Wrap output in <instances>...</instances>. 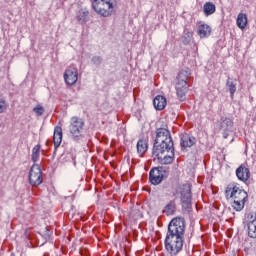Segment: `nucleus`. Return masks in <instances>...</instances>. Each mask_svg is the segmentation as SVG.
Masks as SVG:
<instances>
[{
  "mask_svg": "<svg viewBox=\"0 0 256 256\" xmlns=\"http://www.w3.org/2000/svg\"><path fill=\"white\" fill-rule=\"evenodd\" d=\"M154 157L160 165H171L175 161V148L171 132L167 128H158L152 149Z\"/></svg>",
  "mask_w": 256,
  "mask_h": 256,
  "instance_id": "nucleus-1",
  "label": "nucleus"
},
{
  "mask_svg": "<svg viewBox=\"0 0 256 256\" xmlns=\"http://www.w3.org/2000/svg\"><path fill=\"white\" fill-rule=\"evenodd\" d=\"M185 237V219L173 218L168 224V230L164 240L165 251L170 256H178L183 251Z\"/></svg>",
  "mask_w": 256,
  "mask_h": 256,
  "instance_id": "nucleus-2",
  "label": "nucleus"
},
{
  "mask_svg": "<svg viewBox=\"0 0 256 256\" xmlns=\"http://www.w3.org/2000/svg\"><path fill=\"white\" fill-rule=\"evenodd\" d=\"M226 199L232 202L234 211H243L245 203L249 200V194L239 184L230 183L225 190Z\"/></svg>",
  "mask_w": 256,
  "mask_h": 256,
  "instance_id": "nucleus-3",
  "label": "nucleus"
},
{
  "mask_svg": "<svg viewBox=\"0 0 256 256\" xmlns=\"http://www.w3.org/2000/svg\"><path fill=\"white\" fill-rule=\"evenodd\" d=\"M116 7L117 0H92V9L100 17H111Z\"/></svg>",
  "mask_w": 256,
  "mask_h": 256,
  "instance_id": "nucleus-4",
  "label": "nucleus"
},
{
  "mask_svg": "<svg viewBox=\"0 0 256 256\" xmlns=\"http://www.w3.org/2000/svg\"><path fill=\"white\" fill-rule=\"evenodd\" d=\"M191 77V70L189 68L182 69L176 77V95L180 101H185V95L189 91V84L187 79Z\"/></svg>",
  "mask_w": 256,
  "mask_h": 256,
  "instance_id": "nucleus-5",
  "label": "nucleus"
},
{
  "mask_svg": "<svg viewBox=\"0 0 256 256\" xmlns=\"http://www.w3.org/2000/svg\"><path fill=\"white\" fill-rule=\"evenodd\" d=\"M83 127H85V122L79 117H72L70 120V135L76 143L83 139Z\"/></svg>",
  "mask_w": 256,
  "mask_h": 256,
  "instance_id": "nucleus-6",
  "label": "nucleus"
},
{
  "mask_svg": "<svg viewBox=\"0 0 256 256\" xmlns=\"http://www.w3.org/2000/svg\"><path fill=\"white\" fill-rule=\"evenodd\" d=\"M29 183L32 187H39L43 183V171L39 164L34 163L29 171Z\"/></svg>",
  "mask_w": 256,
  "mask_h": 256,
  "instance_id": "nucleus-7",
  "label": "nucleus"
},
{
  "mask_svg": "<svg viewBox=\"0 0 256 256\" xmlns=\"http://www.w3.org/2000/svg\"><path fill=\"white\" fill-rule=\"evenodd\" d=\"M63 77L66 85H68V87H71L72 85H75L77 81H79V72L77 68L69 66L66 68Z\"/></svg>",
  "mask_w": 256,
  "mask_h": 256,
  "instance_id": "nucleus-8",
  "label": "nucleus"
},
{
  "mask_svg": "<svg viewBox=\"0 0 256 256\" xmlns=\"http://www.w3.org/2000/svg\"><path fill=\"white\" fill-rule=\"evenodd\" d=\"M163 177H165L163 167L152 168L149 172V181L152 185H159L162 183Z\"/></svg>",
  "mask_w": 256,
  "mask_h": 256,
  "instance_id": "nucleus-9",
  "label": "nucleus"
},
{
  "mask_svg": "<svg viewBox=\"0 0 256 256\" xmlns=\"http://www.w3.org/2000/svg\"><path fill=\"white\" fill-rule=\"evenodd\" d=\"M247 231H248V237L251 239H256V213H249L247 215Z\"/></svg>",
  "mask_w": 256,
  "mask_h": 256,
  "instance_id": "nucleus-10",
  "label": "nucleus"
},
{
  "mask_svg": "<svg viewBox=\"0 0 256 256\" xmlns=\"http://www.w3.org/2000/svg\"><path fill=\"white\" fill-rule=\"evenodd\" d=\"M192 200H193V197L191 195V188L190 187L184 188L181 193V201H182L183 209H191Z\"/></svg>",
  "mask_w": 256,
  "mask_h": 256,
  "instance_id": "nucleus-11",
  "label": "nucleus"
},
{
  "mask_svg": "<svg viewBox=\"0 0 256 256\" xmlns=\"http://www.w3.org/2000/svg\"><path fill=\"white\" fill-rule=\"evenodd\" d=\"M236 176L239 181H243V183H245L246 181H249L251 172L249 171V168L242 164L236 169Z\"/></svg>",
  "mask_w": 256,
  "mask_h": 256,
  "instance_id": "nucleus-12",
  "label": "nucleus"
},
{
  "mask_svg": "<svg viewBox=\"0 0 256 256\" xmlns=\"http://www.w3.org/2000/svg\"><path fill=\"white\" fill-rule=\"evenodd\" d=\"M197 143V139L189 134H183L181 136L180 145L182 149H187L189 147H193Z\"/></svg>",
  "mask_w": 256,
  "mask_h": 256,
  "instance_id": "nucleus-13",
  "label": "nucleus"
},
{
  "mask_svg": "<svg viewBox=\"0 0 256 256\" xmlns=\"http://www.w3.org/2000/svg\"><path fill=\"white\" fill-rule=\"evenodd\" d=\"M53 142L55 149L61 147V143L63 142V128H61V126L54 128Z\"/></svg>",
  "mask_w": 256,
  "mask_h": 256,
  "instance_id": "nucleus-14",
  "label": "nucleus"
},
{
  "mask_svg": "<svg viewBox=\"0 0 256 256\" xmlns=\"http://www.w3.org/2000/svg\"><path fill=\"white\" fill-rule=\"evenodd\" d=\"M76 19L79 25H85L89 21V10L82 8L76 13Z\"/></svg>",
  "mask_w": 256,
  "mask_h": 256,
  "instance_id": "nucleus-15",
  "label": "nucleus"
},
{
  "mask_svg": "<svg viewBox=\"0 0 256 256\" xmlns=\"http://www.w3.org/2000/svg\"><path fill=\"white\" fill-rule=\"evenodd\" d=\"M153 105L158 111H163L167 106V99L164 96L158 95L154 98Z\"/></svg>",
  "mask_w": 256,
  "mask_h": 256,
  "instance_id": "nucleus-16",
  "label": "nucleus"
},
{
  "mask_svg": "<svg viewBox=\"0 0 256 256\" xmlns=\"http://www.w3.org/2000/svg\"><path fill=\"white\" fill-rule=\"evenodd\" d=\"M149 149V144L147 143V140L140 139L137 142V153L140 155V157H143L145 153H147V150Z\"/></svg>",
  "mask_w": 256,
  "mask_h": 256,
  "instance_id": "nucleus-17",
  "label": "nucleus"
},
{
  "mask_svg": "<svg viewBox=\"0 0 256 256\" xmlns=\"http://www.w3.org/2000/svg\"><path fill=\"white\" fill-rule=\"evenodd\" d=\"M226 87L230 93L231 99H233V97H235V93L237 92V82L231 79V77H228L226 81Z\"/></svg>",
  "mask_w": 256,
  "mask_h": 256,
  "instance_id": "nucleus-18",
  "label": "nucleus"
},
{
  "mask_svg": "<svg viewBox=\"0 0 256 256\" xmlns=\"http://www.w3.org/2000/svg\"><path fill=\"white\" fill-rule=\"evenodd\" d=\"M198 35L201 39H205V37H209L211 35V26L207 24H201L198 27Z\"/></svg>",
  "mask_w": 256,
  "mask_h": 256,
  "instance_id": "nucleus-19",
  "label": "nucleus"
},
{
  "mask_svg": "<svg viewBox=\"0 0 256 256\" xmlns=\"http://www.w3.org/2000/svg\"><path fill=\"white\" fill-rule=\"evenodd\" d=\"M217 11L215 4L213 2H206L203 6V13L205 17H209V15H213Z\"/></svg>",
  "mask_w": 256,
  "mask_h": 256,
  "instance_id": "nucleus-20",
  "label": "nucleus"
},
{
  "mask_svg": "<svg viewBox=\"0 0 256 256\" xmlns=\"http://www.w3.org/2000/svg\"><path fill=\"white\" fill-rule=\"evenodd\" d=\"M236 23L239 29H245L247 27V14L239 13Z\"/></svg>",
  "mask_w": 256,
  "mask_h": 256,
  "instance_id": "nucleus-21",
  "label": "nucleus"
},
{
  "mask_svg": "<svg viewBox=\"0 0 256 256\" xmlns=\"http://www.w3.org/2000/svg\"><path fill=\"white\" fill-rule=\"evenodd\" d=\"M175 209H177L175 205V201H170L164 208L163 213H165L167 216L169 215H175Z\"/></svg>",
  "mask_w": 256,
  "mask_h": 256,
  "instance_id": "nucleus-22",
  "label": "nucleus"
},
{
  "mask_svg": "<svg viewBox=\"0 0 256 256\" xmlns=\"http://www.w3.org/2000/svg\"><path fill=\"white\" fill-rule=\"evenodd\" d=\"M40 151H41V146L40 145H36V146L33 147L32 156H31V159H32L33 163H37L39 161Z\"/></svg>",
  "mask_w": 256,
  "mask_h": 256,
  "instance_id": "nucleus-23",
  "label": "nucleus"
},
{
  "mask_svg": "<svg viewBox=\"0 0 256 256\" xmlns=\"http://www.w3.org/2000/svg\"><path fill=\"white\" fill-rule=\"evenodd\" d=\"M221 127L225 131H229L233 128V120H231V118H225L221 123Z\"/></svg>",
  "mask_w": 256,
  "mask_h": 256,
  "instance_id": "nucleus-24",
  "label": "nucleus"
},
{
  "mask_svg": "<svg viewBox=\"0 0 256 256\" xmlns=\"http://www.w3.org/2000/svg\"><path fill=\"white\" fill-rule=\"evenodd\" d=\"M9 109V103L3 98H0V115L7 112Z\"/></svg>",
  "mask_w": 256,
  "mask_h": 256,
  "instance_id": "nucleus-25",
  "label": "nucleus"
},
{
  "mask_svg": "<svg viewBox=\"0 0 256 256\" xmlns=\"http://www.w3.org/2000/svg\"><path fill=\"white\" fill-rule=\"evenodd\" d=\"M33 111L34 113H36L38 117H41V115L45 113V108H43V106L38 104L36 107L33 108Z\"/></svg>",
  "mask_w": 256,
  "mask_h": 256,
  "instance_id": "nucleus-26",
  "label": "nucleus"
},
{
  "mask_svg": "<svg viewBox=\"0 0 256 256\" xmlns=\"http://www.w3.org/2000/svg\"><path fill=\"white\" fill-rule=\"evenodd\" d=\"M102 61H103V58H101V56H94L92 58V63H94V65H101Z\"/></svg>",
  "mask_w": 256,
  "mask_h": 256,
  "instance_id": "nucleus-27",
  "label": "nucleus"
}]
</instances>
